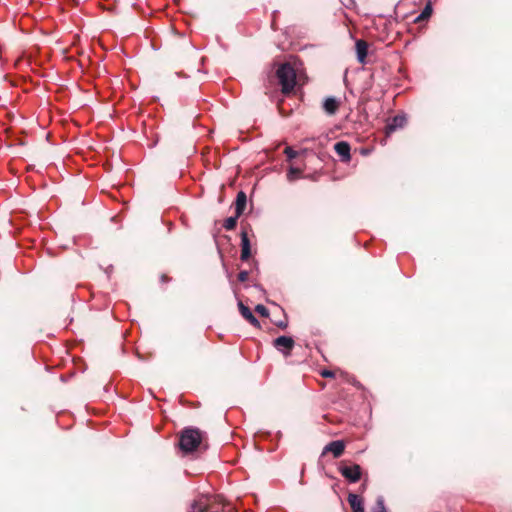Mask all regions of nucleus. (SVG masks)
<instances>
[{"label": "nucleus", "mask_w": 512, "mask_h": 512, "mask_svg": "<svg viewBox=\"0 0 512 512\" xmlns=\"http://www.w3.org/2000/svg\"><path fill=\"white\" fill-rule=\"evenodd\" d=\"M276 77L283 94H289L296 85V72L288 62L282 63L276 70Z\"/></svg>", "instance_id": "obj_1"}, {"label": "nucleus", "mask_w": 512, "mask_h": 512, "mask_svg": "<svg viewBox=\"0 0 512 512\" xmlns=\"http://www.w3.org/2000/svg\"><path fill=\"white\" fill-rule=\"evenodd\" d=\"M202 435V431L198 428H185L180 435L179 448L184 453L195 451L202 442Z\"/></svg>", "instance_id": "obj_2"}, {"label": "nucleus", "mask_w": 512, "mask_h": 512, "mask_svg": "<svg viewBox=\"0 0 512 512\" xmlns=\"http://www.w3.org/2000/svg\"><path fill=\"white\" fill-rule=\"evenodd\" d=\"M272 345L279 353L287 358L292 355L295 341L291 336L281 335L273 340Z\"/></svg>", "instance_id": "obj_3"}, {"label": "nucleus", "mask_w": 512, "mask_h": 512, "mask_svg": "<svg viewBox=\"0 0 512 512\" xmlns=\"http://www.w3.org/2000/svg\"><path fill=\"white\" fill-rule=\"evenodd\" d=\"M340 474L348 480L350 483H356L361 479L362 469L360 465H343L341 464L338 468Z\"/></svg>", "instance_id": "obj_4"}, {"label": "nucleus", "mask_w": 512, "mask_h": 512, "mask_svg": "<svg viewBox=\"0 0 512 512\" xmlns=\"http://www.w3.org/2000/svg\"><path fill=\"white\" fill-rule=\"evenodd\" d=\"M345 450V443L343 440H335L329 442L322 451V455L332 453L335 458H339Z\"/></svg>", "instance_id": "obj_5"}, {"label": "nucleus", "mask_w": 512, "mask_h": 512, "mask_svg": "<svg viewBox=\"0 0 512 512\" xmlns=\"http://www.w3.org/2000/svg\"><path fill=\"white\" fill-rule=\"evenodd\" d=\"M406 116L405 115H396L393 118L389 120V122L386 125V133L391 134L395 132L396 130L403 128L406 124Z\"/></svg>", "instance_id": "obj_6"}, {"label": "nucleus", "mask_w": 512, "mask_h": 512, "mask_svg": "<svg viewBox=\"0 0 512 512\" xmlns=\"http://www.w3.org/2000/svg\"><path fill=\"white\" fill-rule=\"evenodd\" d=\"M238 308L242 317L256 328L260 327L259 320L254 316L249 307L245 306L241 301L238 302Z\"/></svg>", "instance_id": "obj_7"}, {"label": "nucleus", "mask_w": 512, "mask_h": 512, "mask_svg": "<svg viewBox=\"0 0 512 512\" xmlns=\"http://www.w3.org/2000/svg\"><path fill=\"white\" fill-rule=\"evenodd\" d=\"M335 152L341 157L342 161L348 162L351 159L350 145L346 141H339L334 145Z\"/></svg>", "instance_id": "obj_8"}, {"label": "nucleus", "mask_w": 512, "mask_h": 512, "mask_svg": "<svg viewBox=\"0 0 512 512\" xmlns=\"http://www.w3.org/2000/svg\"><path fill=\"white\" fill-rule=\"evenodd\" d=\"M241 260L246 261L251 256V246L248 234L246 231L241 232Z\"/></svg>", "instance_id": "obj_9"}, {"label": "nucleus", "mask_w": 512, "mask_h": 512, "mask_svg": "<svg viewBox=\"0 0 512 512\" xmlns=\"http://www.w3.org/2000/svg\"><path fill=\"white\" fill-rule=\"evenodd\" d=\"M339 107V101L337 98L330 96L327 97L323 102V109L328 115H334Z\"/></svg>", "instance_id": "obj_10"}, {"label": "nucleus", "mask_w": 512, "mask_h": 512, "mask_svg": "<svg viewBox=\"0 0 512 512\" xmlns=\"http://www.w3.org/2000/svg\"><path fill=\"white\" fill-rule=\"evenodd\" d=\"M357 60L359 63L364 64L367 57L368 45L364 40H357L356 44Z\"/></svg>", "instance_id": "obj_11"}, {"label": "nucleus", "mask_w": 512, "mask_h": 512, "mask_svg": "<svg viewBox=\"0 0 512 512\" xmlns=\"http://www.w3.org/2000/svg\"><path fill=\"white\" fill-rule=\"evenodd\" d=\"M348 502L353 512H365L363 501L358 495L349 493Z\"/></svg>", "instance_id": "obj_12"}, {"label": "nucleus", "mask_w": 512, "mask_h": 512, "mask_svg": "<svg viewBox=\"0 0 512 512\" xmlns=\"http://www.w3.org/2000/svg\"><path fill=\"white\" fill-rule=\"evenodd\" d=\"M246 203H247V196H246L245 192L239 191L237 193L236 201H235V213L237 214V216H240L244 212Z\"/></svg>", "instance_id": "obj_13"}, {"label": "nucleus", "mask_w": 512, "mask_h": 512, "mask_svg": "<svg viewBox=\"0 0 512 512\" xmlns=\"http://www.w3.org/2000/svg\"><path fill=\"white\" fill-rule=\"evenodd\" d=\"M433 12L432 1L428 0L422 12L415 18L414 22L419 23L431 17Z\"/></svg>", "instance_id": "obj_14"}, {"label": "nucleus", "mask_w": 512, "mask_h": 512, "mask_svg": "<svg viewBox=\"0 0 512 512\" xmlns=\"http://www.w3.org/2000/svg\"><path fill=\"white\" fill-rule=\"evenodd\" d=\"M371 512H388V509L385 506L384 497L379 495L376 498L375 505L372 507Z\"/></svg>", "instance_id": "obj_15"}, {"label": "nucleus", "mask_w": 512, "mask_h": 512, "mask_svg": "<svg viewBox=\"0 0 512 512\" xmlns=\"http://www.w3.org/2000/svg\"><path fill=\"white\" fill-rule=\"evenodd\" d=\"M207 509V504L202 500L194 501L189 509V512H205Z\"/></svg>", "instance_id": "obj_16"}, {"label": "nucleus", "mask_w": 512, "mask_h": 512, "mask_svg": "<svg viewBox=\"0 0 512 512\" xmlns=\"http://www.w3.org/2000/svg\"><path fill=\"white\" fill-rule=\"evenodd\" d=\"M301 174V170L291 166L287 172V180L289 182L295 181Z\"/></svg>", "instance_id": "obj_17"}, {"label": "nucleus", "mask_w": 512, "mask_h": 512, "mask_svg": "<svg viewBox=\"0 0 512 512\" xmlns=\"http://www.w3.org/2000/svg\"><path fill=\"white\" fill-rule=\"evenodd\" d=\"M239 216H237V214L235 213L234 216H231V217H228L225 221H224V224H223V227L226 229V230H232L236 224H237V219H238Z\"/></svg>", "instance_id": "obj_18"}, {"label": "nucleus", "mask_w": 512, "mask_h": 512, "mask_svg": "<svg viewBox=\"0 0 512 512\" xmlns=\"http://www.w3.org/2000/svg\"><path fill=\"white\" fill-rule=\"evenodd\" d=\"M255 311L259 313L262 317L269 316V310L263 304L256 305Z\"/></svg>", "instance_id": "obj_19"}, {"label": "nucleus", "mask_w": 512, "mask_h": 512, "mask_svg": "<svg viewBox=\"0 0 512 512\" xmlns=\"http://www.w3.org/2000/svg\"><path fill=\"white\" fill-rule=\"evenodd\" d=\"M285 155L287 156L288 160H292L296 158L297 152L292 147H286Z\"/></svg>", "instance_id": "obj_20"}, {"label": "nucleus", "mask_w": 512, "mask_h": 512, "mask_svg": "<svg viewBox=\"0 0 512 512\" xmlns=\"http://www.w3.org/2000/svg\"><path fill=\"white\" fill-rule=\"evenodd\" d=\"M275 325L280 329H286L288 327L287 315L284 314V319L275 322Z\"/></svg>", "instance_id": "obj_21"}, {"label": "nucleus", "mask_w": 512, "mask_h": 512, "mask_svg": "<svg viewBox=\"0 0 512 512\" xmlns=\"http://www.w3.org/2000/svg\"><path fill=\"white\" fill-rule=\"evenodd\" d=\"M248 275H249L248 271L242 270L238 274V280L240 282H245L248 279Z\"/></svg>", "instance_id": "obj_22"}, {"label": "nucleus", "mask_w": 512, "mask_h": 512, "mask_svg": "<svg viewBox=\"0 0 512 512\" xmlns=\"http://www.w3.org/2000/svg\"><path fill=\"white\" fill-rule=\"evenodd\" d=\"M320 374L324 378H333L335 376L333 371L327 369H324Z\"/></svg>", "instance_id": "obj_23"}, {"label": "nucleus", "mask_w": 512, "mask_h": 512, "mask_svg": "<svg viewBox=\"0 0 512 512\" xmlns=\"http://www.w3.org/2000/svg\"><path fill=\"white\" fill-rule=\"evenodd\" d=\"M254 288L258 289V290H263L262 286L260 284H254L253 286Z\"/></svg>", "instance_id": "obj_24"}, {"label": "nucleus", "mask_w": 512, "mask_h": 512, "mask_svg": "<svg viewBox=\"0 0 512 512\" xmlns=\"http://www.w3.org/2000/svg\"><path fill=\"white\" fill-rule=\"evenodd\" d=\"M166 279H167V278H166V276H165V275H162V276H161V281H162V282L166 281Z\"/></svg>", "instance_id": "obj_25"}]
</instances>
